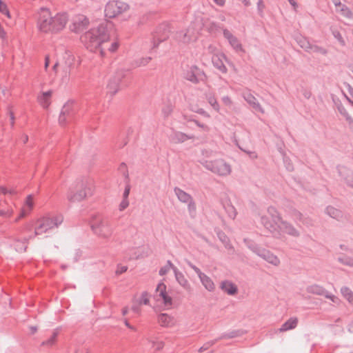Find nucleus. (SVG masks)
<instances>
[{"instance_id": "1", "label": "nucleus", "mask_w": 353, "mask_h": 353, "mask_svg": "<svg viewBox=\"0 0 353 353\" xmlns=\"http://www.w3.org/2000/svg\"><path fill=\"white\" fill-rule=\"evenodd\" d=\"M81 40L91 50H99L101 54L106 51L114 52L119 46V41L114 32L111 29V24L106 22L97 29L87 32L81 37Z\"/></svg>"}, {"instance_id": "2", "label": "nucleus", "mask_w": 353, "mask_h": 353, "mask_svg": "<svg viewBox=\"0 0 353 353\" xmlns=\"http://www.w3.org/2000/svg\"><path fill=\"white\" fill-rule=\"evenodd\" d=\"M69 21L68 14L59 12L54 15L48 9H41L38 21L37 28L43 33H57L62 31Z\"/></svg>"}, {"instance_id": "3", "label": "nucleus", "mask_w": 353, "mask_h": 353, "mask_svg": "<svg viewBox=\"0 0 353 353\" xmlns=\"http://www.w3.org/2000/svg\"><path fill=\"white\" fill-rule=\"evenodd\" d=\"M62 222V218L58 216H43L35 222L34 234L37 236L49 234Z\"/></svg>"}, {"instance_id": "4", "label": "nucleus", "mask_w": 353, "mask_h": 353, "mask_svg": "<svg viewBox=\"0 0 353 353\" xmlns=\"http://www.w3.org/2000/svg\"><path fill=\"white\" fill-rule=\"evenodd\" d=\"M94 185L91 181L77 183L68 194V199L73 202L81 201L92 195Z\"/></svg>"}, {"instance_id": "5", "label": "nucleus", "mask_w": 353, "mask_h": 353, "mask_svg": "<svg viewBox=\"0 0 353 353\" xmlns=\"http://www.w3.org/2000/svg\"><path fill=\"white\" fill-rule=\"evenodd\" d=\"M203 165L212 172L219 176H227L231 172V166L223 159L205 160Z\"/></svg>"}, {"instance_id": "6", "label": "nucleus", "mask_w": 353, "mask_h": 353, "mask_svg": "<svg viewBox=\"0 0 353 353\" xmlns=\"http://www.w3.org/2000/svg\"><path fill=\"white\" fill-rule=\"evenodd\" d=\"M263 223L271 231H275L279 228L292 234H296L294 229L291 228L286 223L281 221L277 216H266L263 218Z\"/></svg>"}, {"instance_id": "7", "label": "nucleus", "mask_w": 353, "mask_h": 353, "mask_svg": "<svg viewBox=\"0 0 353 353\" xmlns=\"http://www.w3.org/2000/svg\"><path fill=\"white\" fill-rule=\"evenodd\" d=\"M128 10V6L124 2L111 1L105 7V17L108 19L115 18Z\"/></svg>"}, {"instance_id": "8", "label": "nucleus", "mask_w": 353, "mask_h": 353, "mask_svg": "<svg viewBox=\"0 0 353 353\" xmlns=\"http://www.w3.org/2000/svg\"><path fill=\"white\" fill-rule=\"evenodd\" d=\"M94 232L103 239H109L113 233L112 224L105 219L97 221L92 226Z\"/></svg>"}, {"instance_id": "9", "label": "nucleus", "mask_w": 353, "mask_h": 353, "mask_svg": "<svg viewBox=\"0 0 353 353\" xmlns=\"http://www.w3.org/2000/svg\"><path fill=\"white\" fill-rule=\"evenodd\" d=\"M209 50L212 54V61L213 65L222 73L225 74L228 69L225 63L229 61L225 55L220 52L215 46H210Z\"/></svg>"}, {"instance_id": "10", "label": "nucleus", "mask_w": 353, "mask_h": 353, "mask_svg": "<svg viewBox=\"0 0 353 353\" xmlns=\"http://www.w3.org/2000/svg\"><path fill=\"white\" fill-rule=\"evenodd\" d=\"M154 297L157 302L165 307H169L172 305V299L168 295L166 291V285L163 283H160L157 286Z\"/></svg>"}, {"instance_id": "11", "label": "nucleus", "mask_w": 353, "mask_h": 353, "mask_svg": "<svg viewBox=\"0 0 353 353\" xmlns=\"http://www.w3.org/2000/svg\"><path fill=\"white\" fill-rule=\"evenodd\" d=\"M34 205V197L32 194H29L25 199L23 205L21 209V212L16 219V222L26 216L33 210Z\"/></svg>"}, {"instance_id": "12", "label": "nucleus", "mask_w": 353, "mask_h": 353, "mask_svg": "<svg viewBox=\"0 0 353 353\" xmlns=\"http://www.w3.org/2000/svg\"><path fill=\"white\" fill-rule=\"evenodd\" d=\"M88 23L89 21L86 17L78 15L74 17L70 28L73 32H79L86 28Z\"/></svg>"}, {"instance_id": "13", "label": "nucleus", "mask_w": 353, "mask_h": 353, "mask_svg": "<svg viewBox=\"0 0 353 353\" xmlns=\"http://www.w3.org/2000/svg\"><path fill=\"white\" fill-rule=\"evenodd\" d=\"M223 35L224 37L228 39L231 46L236 51H243L242 45L241 44L239 39L236 37H234L229 30H224Z\"/></svg>"}, {"instance_id": "14", "label": "nucleus", "mask_w": 353, "mask_h": 353, "mask_svg": "<svg viewBox=\"0 0 353 353\" xmlns=\"http://www.w3.org/2000/svg\"><path fill=\"white\" fill-rule=\"evenodd\" d=\"M158 322L163 327H173L176 325L174 318L164 313L159 315Z\"/></svg>"}, {"instance_id": "15", "label": "nucleus", "mask_w": 353, "mask_h": 353, "mask_svg": "<svg viewBox=\"0 0 353 353\" xmlns=\"http://www.w3.org/2000/svg\"><path fill=\"white\" fill-rule=\"evenodd\" d=\"M51 97L52 91L43 92L38 97L39 103L43 108H48L50 104Z\"/></svg>"}, {"instance_id": "16", "label": "nucleus", "mask_w": 353, "mask_h": 353, "mask_svg": "<svg viewBox=\"0 0 353 353\" xmlns=\"http://www.w3.org/2000/svg\"><path fill=\"white\" fill-rule=\"evenodd\" d=\"M335 6H336V12L341 13L343 16L347 17V18H352L353 16L352 12L351 10L346 7L345 5H343L341 2H334Z\"/></svg>"}, {"instance_id": "17", "label": "nucleus", "mask_w": 353, "mask_h": 353, "mask_svg": "<svg viewBox=\"0 0 353 353\" xmlns=\"http://www.w3.org/2000/svg\"><path fill=\"white\" fill-rule=\"evenodd\" d=\"M298 323V319L296 318H291L284 323L281 327L279 329L280 332H286L290 330L295 328Z\"/></svg>"}, {"instance_id": "18", "label": "nucleus", "mask_w": 353, "mask_h": 353, "mask_svg": "<svg viewBox=\"0 0 353 353\" xmlns=\"http://www.w3.org/2000/svg\"><path fill=\"white\" fill-rule=\"evenodd\" d=\"M261 256L268 263L274 265H278L280 263L279 258L270 252H263Z\"/></svg>"}, {"instance_id": "19", "label": "nucleus", "mask_w": 353, "mask_h": 353, "mask_svg": "<svg viewBox=\"0 0 353 353\" xmlns=\"http://www.w3.org/2000/svg\"><path fill=\"white\" fill-rule=\"evenodd\" d=\"M200 280L203 284V285L205 287V288L208 291H213L215 289V285L212 280L207 275L204 274L200 278Z\"/></svg>"}, {"instance_id": "20", "label": "nucleus", "mask_w": 353, "mask_h": 353, "mask_svg": "<svg viewBox=\"0 0 353 353\" xmlns=\"http://www.w3.org/2000/svg\"><path fill=\"white\" fill-rule=\"evenodd\" d=\"M174 273H175V277L177 281V282L184 288L188 289L190 288V284L188 281L186 279V278L184 276V275L174 269Z\"/></svg>"}, {"instance_id": "21", "label": "nucleus", "mask_w": 353, "mask_h": 353, "mask_svg": "<svg viewBox=\"0 0 353 353\" xmlns=\"http://www.w3.org/2000/svg\"><path fill=\"white\" fill-rule=\"evenodd\" d=\"M222 290L227 292L228 294H234L237 291L235 285L229 281H223L221 285Z\"/></svg>"}, {"instance_id": "22", "label": "nucleus", "mask_w": 353, "mask_h": 353, "mask_svg": "<svg viewBox=\"0 0 353 353\" xmlns=\"http://www.w3.org/2000/svg\"><path fill=\"white\" fill-rule=\"evenodd\" d=\"M174 192L178 199L184 203H189L191 201L190 196L179 188H175Z\"/></svg>"}, {"instance_id": "23", "label": "nucleus", "mask_w": 353, "mask_h": 353, "mask_svg": "<svg viewBox=\"0 0 353 353\" xmlns=\"http://www.w3.org/2000/svg\"><path fill=\"white\" fill-rule=\"evenodd\" d=\"M14 208L15 205L14 203L10 205H8L6 208L0 210V216H3L5 218L11 217L14 214Z\"/></svg>"}, {"instance_id": "24", "label": "nucleus", "mask_w": 353, "mask_h": 353, "mask_svg": "<svg viewBox=\"0 0 353 353\" xmlns=\"http://www.w3.org/2000/svg\"><path fill=\"white\" fill-rule=\"evenodd\" d=\"M342 296L349 302V303L353 305V292L349 288L344 287L341 290Z\"/></svg>"}, {"instance_id": "25", "label": "nucleus", "mask_w": 353, "mask_h": 353, "mask_svg": "<svg viewBox=\"0 0 353 353\" xmlns=\"http://www.w3.org/2000/svg\"><path fill=\"white\" fill-rule=\"evenodd\" d=\"M188 139L189 137L186 134L181 132L175 133L172 137V140L174 143L183 142L188 140Z\"/></svg>"}, {"instance_id": "26", "label": "nucleus", "mask_w": 353, "mask_h": 353, "mask_svg": "<svg viewBox=\"0 0 353 353\" xmlns=\"http://www.w3.org/2000/svg\"><path fill=\"white\" fill-rule=\"evenodd\" d=\"M150 296L148 292H143L141 294L137 301L139 305H148L150 303Z\"/></svg>"}, {"instance_id": "27", "label": "nucleus", "mask_w": 353, "mask_h": 353, "mask_svg": "<svg viewBox=\"0 0 353 353\" xmlns=\"http://www.w3.org/2000/svg\"><path fill=\"white\" fill-rule=\"evenodd\" d=\"M206 98H207V100L208 101V103H210V105L216 110V111H219V105L217 103V101L216 99H215V97L212 95V94H208L206 96Z\"/></svg>"}, {"instance_id": "28", "label": "nucleus", "mask_w": 353, "mask_h": 353, "mask_svg": "<svg viewBox=\"0 0 353 353\" xmlns=\"http://www.w3.org/2000/svg\"><path fill=\"white\" fill-rule=\"evenodd\" d=\"M0 12L5 14L8 19L11 18L8 6L2 0H0Z\"/></svg>"}, {"instance_id": "29", "label": "nucleus", "mask_w": 353, "mask_h": 353, "mask_svg": "<svg viewBox=\"0 0 353 353\" xmlns=\"http://www.w3.org/2000/svg\"><path fill=\"white\" fill-rule=\"evenodd\" d=\"M118 86H119V81L118 80H115L113 82L110 81L107 85L108 88H109L110 92L112 93H115L117 91Z\"/></svg>"}, {"instance_id": "30", "label": "nucleus", "mask_w": 353, "mask_h": 353, "mask_svg": "<svg viewBox=\"0 0 353 353\" xmlns=\"http://www.w3.org/2000/svg\"><path fill=\"white\" fill-rule=\"evenodd\" d=\"M310 291L312 293H315L317 294H323V289L319 285H312L310 288Z\"/></svg>"}, {"instance_id": "31", "label": "nucleus", "mask_w": 353, "mask_h": 353, "mask_svg": "<svg viewBox=\"0 0 353 353\" xmlns=\"http://www.w3.org/2000/svg\"><path fill=\"white\" fill-rule=\"evenodd\" d=\"M127 270H128V267L127 266L123 265H119L117 267L115 273L117 275H120V274L125 272L127 271Z\"/></svg>"}, {"instance_id": "32", "label": "nucleus", "mask_w": 353, "mask_h": 353, "mask_svg": "<svg viewBox=\"0 0 353 353\" xmlns=\"http://www.w3.org/2000/svg\"><path fill=\"white\" fill-rule=\"evenodd\" d=\"M129 205V201L128 199H123L122 201L119 204V210L123 211Z\"/></svg>"}, {"instance_id": "33", "label": "nucleus", "mask_w": 353, "mask_h": 353, "mask_svg": "<svg viewBox=\"0 0 353 353\" xmlns=\"http://www.w3.org/2000/svg\"><path fill=\"white\" fill-rule=\"evenodd\" d=\"M70 113V105H64L63 109L61 110V114H65V116H69Z\"/></svg>"}, {"instance_id": "34", "label": "nucleus", "mask_w": 353, "mask_h": 353, "mask_svg": "<svg viewBox=\"0 0 353 353\" xmlns=\"http://www.w3.org/2000/svg\"><path fill=\"white\" fill-rule=\"evenodd\" d=\"M252 106L255 109V110L259 111V112H262V113L264 112L262 107L260 105L259 103H258L256 102H253V105Z\"/></svg>"}, {"instance_id": "35", "label": "nucleus", "mask_w": 353, "mask_h": 353, "mask_svg": "<svg viewBox=\"0 0 353 353\" xmlns=\"http://www.w3.org/2000/svg\"><path fill=\"white\" fill-rule=\"evenodd\" d=\"M170 267L171 265L169 264V265L162 268L159 271V274L161 275H165L169 271Z\"/></svg>"}, {"instance_id": "36", "label": "nucleus", "mask_w": 353, "mask_h": 353, "mask_svg": "<svg viewBox=\"0 0 353 353\" xmlns=\"http://www.w3.org/2000/svg\"><path fill=\"white\" fill-rule=\"evenodd\" d=\"M326 298L330 299L332 302L335 303H339L340 301L339 299L334 295H326Z\"/></svg>"}, {"instance_id": "37", "label": "nucleus", "mask_w": 353, "mask_h": 353, "mask_svg": "<svg viewBox=\"0 0 353 353\" xmlns=\"http://www.w3.org/2000/svg\"><path fill=\"white\" fill-rule=\"evenodd\" d=\"M7 33L3 27L0 24V37L5 39L6 38Z\"/></svg>"}, {"instance_id": "38", "label": "nucleus", "mask_w": 353, "mask_h": 353, "mask_svg": "<svg viewBox=\"0 0 353 353\" xmlns=\"http://www.w3.org/2000/svg\"><path fill=\"white\" fill-rule=\"evenodd\" d=\"M130 186L127 185L125 187V190H124V192H123V199H128V197L129 194H130Z\"/></svg>"}, {"instance_id": "39", "label": "nucleus", "mask_w": 353, "mask_h": 353, "mask_svg": "<svg viewBox=\"0 0 353 353\" xmlns=\"http://www.w3.org/2000/svg\"><path fill=\"white\" fill-rule=\"evenodd\" d=\"M56 337L57 334H54L52 336L49 340H48L45 343L47 345H52L55 341Z\"/></svg>"}, {"instance_id": "40", "label": "nucleus", "mask_w": 353, "mask_h": 353, "mask_svg": "<svg viewBox=\"0 0 353 353\" xmlns=\"http://www.w3.org/2000/svg\"><path fill=\"white\" fill-rule=\"evenodd\" d=\"M192 269L196 272V273L198 274L199 279L203 276L205 274H203V272H201V271L198 268H196V266L194 265H192Z\"/></svg>"}, {"instance_id": "41", "label": "nucleus", "mask_w": 353, "mask_h": 353, "mask_svg": "<svg viewBox=\"0 0 353 353\" xmlns=\"http://www.w3.org/2000/svg\"><path fill=\"white\" fill-rule=\"evenodd\" d=\"M8 193H11V191L8 190L7 188L3 186H0V194H6Z\"/></svg>"}, {"instance_id": "42", "label": "nucleus", "mask_w": 353, "mask_h": 353, "mask_svg": "<svg viewBox=\"0 0 353 353\" xmlns=\"http://www.w3.org/2000/svg\"><path fill=\"white\" fill-rule=\"evenodd\" d=\"M8 193H11V191L8 190L7 188L3 186H0V194H6Z\"/></svg>"}, {"instance_id": "43", "label": "nucleus", "mask_w": 353, "mask_h": 353, "mask_svg": "<svg viewBox=\"0 0 353 353\" xmlns=\"http://www.w3.org/2000/svg\"><path fill=\"white\" fill-rule=\"evenodd\" d=\"M59 123H61V124H63L66 122L67 121V117L65 116V114H63V115H60L59 116Z\"/></svg>"}, {"instance_id": "44", "label": "nucleus", "mask_w": 353, "mask_h": 353, "mask_svg": "<svg viewBox=\"0 0 353 353\" xmlns=\"http://www.w3.org/2000/svg\"><path fill=\"white\" fill-rule=\"evenodd\" d=\"M195 123H196V124L199 127H200V128H203V130H208V125H207L203 124V123H199V122H198V121H195Z\"/></svg>"}, {"instance_id": "45", "label": "nucleus", "mask_w": 353, "mask_h": 353, "mask_svg": "<svg viewBox=\"0 0 353 353\" xmlns=\"http://www.w3.org/2000/svg\"><path fill=\"white\" fill-rule=\"evenodd\" d=\"M214 1L219 6H223L225 4V0H214Z\"/></svg>"}, {"instance_id": "46", "label": "nucleus", "mask_w": 353, "mask_h": 353, "mask_svg": "<svg viewBox=\"0 0 353 353\" xmlns=\"http://www.w3.org/2000/svg\"><path fill=\"white\" fill-rule=\"evenodd\" d=\"M291 6L296 10L297 8V3L294 0H288Z\"/></svg>"}, {"instance_id": "47", "label": "nucleus", "mask_w": 353, "mask_h": 353, "mask_svg": "<svg viewBox=\"0 0 353 353\" xmlns=\"http://www.w3.org/2000/svg\"><path fill=\"white\" fill-rule=\"evenodd\" d=\"M49 59L48 57L46 58V60H45V68L47 69V68L48 67L49 65Z\"/></svg>"}, {"instance_id": "48", "label": "nucleus", "mask_w": 353, "mask_h": 353, "mask_svg": "<svg viewBox=\"0 0 353 353\" xmlns=\"http://www.w3.org/2000/svg\"><path fill=\"white\" fill-rule=\"evenodd\" d=\"M349 331L353 333V321L349 325Z\"/></svg>"}, {"instance_id": "49", "label": "nucleus", "mask_w": 353, "mask_h": 353, "mask_svg": "<svg viewBox=\"0 0 353 353\" xmlns=\"http://www.w3.org/2000/svg\"><path fill=\"white\" fill-rule=\"evenodd\" d=\"M255 101L256 99L254 97H251V99L249 100L248 102L253 105V102H256Z\"/></svg>"}, {"instance_id": "50", "label": "nucleus", "mask_w": 353, "mask_h": 353, "mask_svg": "<svg viewBox=\"0 0 353 353\" xmlns=\"http://www.w3.org/2000/svg\"><path fill=\"white\" fill-rule=\"evenodd\" d=\"M190 38H186V34L184 35L183 41L188 42L190 41Z\"/></svg>"}, {"instance_id": "51", "label": "nucleus", "mask_w": 353, "mask_h": 353, "mask_svg": "<svg viewBox=\"0 0 353 353\" xmlns=\"http://www.w3.org/2000/svg\"><path fill=\"white\" fill-rule=\"evenodd\" d=\"M223 100H224V101H225V103H230V102H231V101H230V99L229 98H225Z\"/></svg>"}, {"instance_id": "52", "label": "nucleus", "mask_w": 353, "mask_h": 353, "mask_svg": "<svg viewBox=\"0 0 353 353\" xmlns=\"http://www.w3.org/2000/svg\"><path fill=\"white\" fill-rule=\"evenodd\" d=\"M127 312H128V311H127V309H124V310H123V314H127Z\"/></svg>"}, {"instance_id": "53", "label": "nucleus", "mask_w": 353, "mask_h": 353, "mask_svg": "<svg viewBox=\"0 0 353 353\" xmlns=\"http://www.w3.org/2000/svg\"><path fill=\"white\" fill-rule=\"evenodd\" d=\"M125 324L126 326L130 327V325H129V323H128V322L127 321L125 322Z\"/></svg>"}, {"instance_id": "54", "label": "nucleus", "mask_w": 353, "mask_h": 353, "mask_svg": "<svg viewBox=\"0 0 353 353\" xmlns=\"http://www.w3.org/2000/svg\"><path fill=\"white\" fill-rule=\"evenodd\" d=\"M57 66H58L57 63L54 64V65L53 66L54 70H56Z\"/></svg>"}, {"instance_id": "55", "label": "nucleus", "mask_w": 353, "mask_h": 353, "mask_svg": "<svg viewBox=\"0 0 353 353\" xmlns=\"http://www.w3.org/2000/svg\"><path fill=\"white\" fill-rule=\"evenodd\" d=\"M302 46V48H305V49H307V46Z\"/></svg>"}]
</instances>
